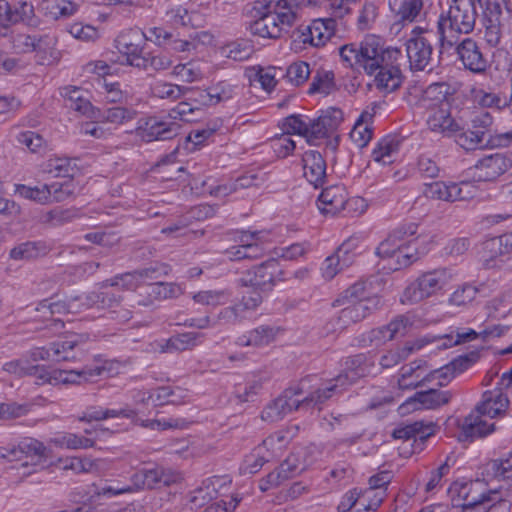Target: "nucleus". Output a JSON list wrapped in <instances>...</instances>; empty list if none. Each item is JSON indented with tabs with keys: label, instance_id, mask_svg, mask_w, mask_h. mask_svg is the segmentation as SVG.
Here are the masks:
<instances>
[{
	"label": "nucleus",
	"instance_id": "nucleus-1",
	"mask_svg": "<svg viewBox=\"0 0 512 512\" xmlns=\"http://www.w3.org/2000/svg\"><path fill=\"white\" fill-rule=\"evenodd\" d=\"M343 65L354 71L375 75V85L385 92L399 88L402 82L399 60L402 52L386 46L382 38L367 35L359 43H349L339 48Z\"/></svg>",
	"mask_w": 512,
	"mask_h": 512
},
{
	"label": "nucleus",
	"instance_id": "nucleus-2",
	"mask_svg": "<svg viewBox=\"0 0 512 512\" xmlns=\"http://www.w3.org/2000/svg\"><path fill=\"white\" fill-rule=\"evenodd\" d=\"M474 0H451L448 10L440 14L437 33L441 49H450L461 35L473 32L478 11Z\"/></svg>",
	"mask_w": 512,
	"mask_h": 512
},
{
	"label": "nucleus",
	"instance_id": "nucleus-3",
	"mask_svg": "<svg viewBox=\"0 0 512 512\" xmlns=\"http://www.w3.org/2000/svg\"><path fill=\"white\" fill-rule=\"evenodd\" d=\"M195 110L190 103L180 102L166 117H149L138 128V134L146 142L171 140L180 134L181 125L176 120L193 122Z\"/></svg>",
	"mask_w": 512,
	"mask_h": 512
},
{
	"label": "nucleus",
	"instance_id": "nucleus-4",
	"mask_svg": "<svg viewBox=\"0 0 512 512\" xmlns=\"http://www.w3.org/2000/svg\"><path fill=\"white\" fill-rule=\"evenodd\" d=\"M451 278L446 269H436L423 273L405 290L401 297L403 304H414L430 297L440 290Z\"/></svg>",
	"mask_w": 512,
	"mask_h": 512
},
{
	"label": "nucleus",
	"instance_id": "nucleus-5",
	"mask_svg": "<svg viewBox=\"0 0 512 512\" xmlns=\"http://www.w3.org/2000/svg\"><path fill=\"white\" fill-rule=\"evenodd\" d=\"M251 14L255 18L249 25L252 35L266 39H279L284 33H288L272 13V2H255Z\"/></svg>",
	"mask_w": 512,
	"mask_h": 512
},
{
	"label": "nucleus",
	"instance_id": "nucleus-6",
	"mask_svg": "<svg viewBox=\"0 0 512 512\" xmlns=\"http://www.w3.org/2000/svg\"><path fill=\"white\" fill-rule=\"evenodd\" d=\"M335 26L334 19H315L309 24H300L292 32L293 45L295 49L303 48L300 44L314 47L322 46L333 35Z\"/></svg>",
	"mask_w": 512,
	"mask_h": 512
},
{
	"label": "nucleus",
	"instance_id": "nucleus-7",
	"mask_svg": "<svg viewBox=\"0 0 512 512\" xmlns=\"http://www.w3.org/2000/svg\"><path fill=\"white\" fill-rule=\"evenodd\" d=\"M277 273L281 274L277 260L269 259L243 272L238 279V284L242 287H252L260 291H268L275 285Z\"/></svg>",
	"mask_w": 512,
	"mask_h": 512
},
{
	"label": "nucleus",
	"instance_id": "nucleus-8",
	"mask_svg": "<svg viewBox=\"0 0 512 512\" xmlns=\"http://www.w3.org/2000/svg\"><path fill=\"white\" fill-rule=\"evenodd\" d=\"M146 33L139 29H130L122 32L115 40L116 48L125 58L127 65L145 67L143 45Z\"/></svg>",
	"mask_w": 512,
	"mask_h": 512
},
{
	"label": "nucleus",
	"instance_id": "nucleus-9",
	"mask_svg": "<svg viewBox=\"0 0 512 512\" xmlns=\"http://www.w3.org/2000/svg\"><path fill=\"white\" fill-rule=\"evenodd\" d=\"M492 124V116L487 112L481 113L472 119L471 127L467 131L455 135L456 142L467 151L488 146L487 139Z\"/></svg>",
	"mask_w": 512,
	"mask_h": 512
},
{
	"label": "nucleus",
	"instance_id": "nucleus-10",
	"mask_svg": "<svg viewBox=\"0 0 512 512\" xmlns=\"http://www.w3.org/2000/svg\"><path fill=\"white\" fill-rule=\"evenodd\" d=\"M349 305L340 311L337 318L332 319L327 324V329L330 332H337L344 330L351 323H356L363 320L370 312L377 308L380 303L378 297H371L367 301L347 302Z\"/></svg>",
	"mask_w": 512,
	"mask_h": 512
},
{
	"label": "nucleus",
	"instance_id": "nucleus-11",
	"mask_svg": "<svg viewBox=\"0 0 512 512\" xmlns=\"http://www.w3.org/2000/svg\"><path fill=\"white\" fill-rule=\"evenodd\" d=\"M303 393L301 388L286 389L279 397L269 403L261 413L263 421L274 423L282 420L287 414L303 409L298 398Z\"/></svg>",
	"mask_w": 512,
	"mask_h": 512
},
{
	"label": "nucleus",
	"instance_id": "nucleus-12",
	"mask_svg": "<svg viewBox=\"0 0 512 512\" xmlns=\"http://www.w3.org/2000/svg\"><path fill=\"white\" fill-rule=\"evenodd\" d=\"M406 53L409 66L412 71H429L433 69V46L431 42L423 36L416 35L406 42Z\"/></svg>",
	"mask_w": 512,
	"mask_h": 512
},
{
	"label": "nucleus",
	"instance_id": "nucleus-13",
	"mask_svg": "<svg viewBox=\"0 0 512 512\" xmlns=\"http://www.w3.org/2000/svg\"><path fill=\"white\" fill-rule=\"evenodd\" d=\"M175 481L176 475L159 465L144 467L131 476L133 491L168 486Z\"/></svg>",
	"mask_w": 512,
	"mask_h": 512
},
{
	"label": "nucleus",
	"instance_id": "nucleus-14",
	"mask_svg": "<svg viewBox=\"0 0 512 512\" xmlns=\"http://www.w3.org/2000/svg\"><path fill=\"white\" fill-rule=\"evenodd\" d=\"M505 0H485L483 26L486 42L495 47L500 43L503 29V4Z\"/></svg>",
	"mask_w": 512,
	"mask_h": 512
},
{
	"label": "nucleus",
	"instance_id": "nucleus-15",
	"mask_svg": "<svg viewBox=\"0 0 512 512\" xmlns=\"http://www.w3.org/2000/svg\"><path fill=\"white\" fill-rule=\"evenodd\" d=\"M512 167V161L505 154L495 153L478 160L474 165V177L479 181H494Z\"/></svg>",
	"mask_w": 512,
	"mask_h": 512
},
{
	"label": "nucleus",
	"instance_id": "nucleus-16",
	"mask_svg": "<svg viewBox=\"0 0 512 512\" xmlns=\"http://www.w3.org/2000/svg\"><path fill=\"white\" fill-rule=\"evenodd\" d=\"M171 267L165 263H152L149 266L135 270L132 273H125L108 279L103 282V287L108 286H119L123 288H132L134 286L133 280H156L162 276H166L170 273Z\"/></svg>",
	"mask_w": 512,
	"mask_h": 512
},
{
	"label": "nucleus",
	"instance_id": "nucleus-17",
	"mask_svg": "<svg viewBox=\"0 0 512 512\" xmlns=\"http://www.w3.org/2000/svg\"><path fill=\"white\" fill-rule=\"evenodd\" d=\"M455 46L458 58L467 70L476 74L486 71L488 62L474 39L459 40Z\"/></svg>",
	"mask_w": 512,
	"mask_h": 512
},
{
	"label": "nucleus",
	"instance_id": "nucleus-18",
	"mask_svg": "<svg viewBox=\"0 0 512 512\" xmlns=\"http://www.w3.org/2000/svg\"><path fill=\"white\" fill-rule=\"evenodd\" d=\"M77 345L78 340L75 337H70L63 341L52 343L49 348H34L33 350H31L30 356L34 361H72L76 359V355L72 351Z\"/></svg>",
	"mask_w": 512,
	"mask_h": 512
},
{
	"label": "nucleus",
	"instance_id": "nucleus-19",
	"mask_svg": "<svg viewBox=\"0 0 512 512\" xmlns=\"http://www.w3.org/2000/svg\"><path fill=\"white\" fill-rule=\"evenodd\" d=\"M307 120H309L307 142L313 145L317 140L328 137L338 128L342 121V112L332 109L318 118H307Z\"/></svg>",
	"mask_w": 512,
	"mask_h": 512
},
{
	"label": "nucleus",
	"instance_id": "nucleus-20",
	"mask_svg": "<svg viewBox=\"0 0 512 512\" xmlns=\"http://www.w3.org/2000/svg\"><path fill=\"white\" fill-rule=\"evenodd\" d=\"M426 123L431 132L443 137H453L461 131L459 123L443 105L430 109Z\"/></svg>",
	"mask_w": 512,
	"mask_h": 512
},
{
	"label": "nucleus",
	"instance_id": "nucleus-21",
	"mask_svg": "<svg viewBox=\"0 0 512 512\" xmlns=\"http://www.w3.org/2000/svg\"><path fill=\"white\" fill-rule=\"evenodd\" d=\"M485 415L475 409L467 415L460 425L459 439L472 442L476 438H483L495 431V423L484 419Z\"/></svg>",
	"mask_w": 512,
	"mask_h": 512
},
{
	"label": "nucleus",
	"instance_id": "nucleus-22",
	"mask_svg": "<svg viewBox=\"0 0 512 512\" xmlns=\"http://www.w3.org/2000/svg\"><path fill=\"white\" fill-rule=\"evenodd\" d=\"M452 398L450 391H441L437 389H429L427 391L416 392L410 397L401 408L412 405L413 409H437L447 403Z\"/></svg>",
	"mask_w": 512,
	"mask_h": 512
},
{
	"label": "nucleus",
	"instance_id": "nucleus-23",
	"mask_svg": "<svg viewBox=\"0 0 512 512\" xmlns=\"http://www.w3.org/2000/svg\"><path fill=\"white\" fill-rule=\"evenodd\" d=\"M509 406V399L501 388L487 390L482 394L481 401L475 406V410L491 419L504 413Z\"/></svg>",
	"mask_w": 512,
	"mask_h": 512
},
{
	"label": "nucleus",
	"instance_id": "nucleus-24",
	"mask_svg": "<svg viewBox=\"0 0 512 512\" xmlns=\"http://www.w3.org/2000/svg\"><path fill=\"white\" fill-rule=\"evenodd\" d=\"M425 365V361L415 360L402 366L398 377L399 388L402 390L415 389L429 381Z\"/></svg>",
	"mask_w": 512,
	"mask_h": 512
},
{
	"label": "nucleus",
	"instance_id": "nucleus-25",
	"mask_svg": "<svg viewBox=\"0 0 512 512\" xmlns=\"http://www.w3.org/2000/svg\"><path fill=\"white\" fill-rule=\"evenodd\" d=\"M319 210L326 215H335L345 208L347 202L345 188L341 185L329 186L318 197Z\"/></svg>",
	"mask_w": 512,
	"mask_h": 512
},
{
	"label": "nucleus",
	"instance_id": "nucleus-26",
	"mask_svg": "<svg viewBox=\"0 0 512 512\" xmlns=\"http://www.w3.org/2000/svg\"><path fill=\"white\" fill-rule=\"evenodd\" d=\"M304 177L315 188L324 183L326 177V162L322 155L315 150L306 151L302 157Z\"/></svg>",
	"mask_w": 512,
	"mask_h": 512
},
{
	"label": "nucleus",
	"instance_id": "nucleus-27",
	"mask_svg": "<svg viewBox=\"0 0 512 512\" xmlns=\"http://www.w3.org/2000/svg\"><path fill=\"white\" fill-rule=\"evenodd\" d=\"M407 325L408 319L404 316H398L389 324L370 330L366 334V338L370 344L380 346L394 339L397 335H404Z\"/></svg>",
	"mask_w": 512,
	"mask_h": 512
},
{
	"label": "nucleus",
	"instance_id": "nucleus-28",
	"mask_svg": "<svg viewBox=\"0 0 512 512\" xmlns=\"http://www.w3.org/2000/svg\"><path fill=\"white\" fill-rule=\"evenodd\" d=\"M436 424L433 422L415 421L394 429L392 436L394 439L420 440L425 442L430 436L436 432Z\"/></svg>",
	"mask_w": 512,
	"mask_h": 512
},
{
	"label": "nucleus",
	"instance_id": "nucleus-29",
	"mask_svg": "<svg viewBox=\"0 0 512 512\" xmlns=\"http://www.w3.org/2000/svg\"><path fill=\"white\" fill-rule=\"evenodd\" d=\"M344 389H346V387L341 382H338L337 377H335L322 384L308 396L300 399L302 408L309 410L315 406H319L329 400L333 395L340 393Z\"/></svg>",
	"mask_w": 512,
	"mask_h": 512
},
{
	"label": "nucleus",
	"instance_id": "nucleus-30",
	"mask_svg": "<svg viewBox=\"0 0 512 512\" xmlns=\"http://www.w3.org/2000/svg\"><path fill=\"white\" fill-rule=\"evenodd\" d=\"M272 13L289 32L290 28L300 20L301 7L297 0H271Z\"/></svg>",
	"mask_w": 512,
	"mask_h": 512
},
{
	"label": "nucleus",
	"instance_id": "nucleus-31",
	"mask_svg": "<svg viewBox=\"0 0 512 512\" xmlns=\"http://www.w3.org/2000/svg\"><path fill=\"white\" fill-rule=\"evenodd\" d=\"M365 361L366 357L363 354H357L347 358L344 371L336 376L337 381L341 382L345 387H348L359 378L366 376L369 372V367Z\"/></svg>",
	"mask_w": 512,
	"mask_h": 512
},
{
	"label": "nucleus",
	"instance_id": "nucleus-32",
	"mask_svg": "<svg viewBox=\"0 0 512 512\" xmlns=\"http://www.w3.org/2000/svg\"><path fill=\"white\" fill-rule=\"evenodd\" d=\"M50 246L43 241H26L14 246L9 257L15 261H30L47 255Z\"/></svg>",
	"mask_w": 512,
	"mask_h": 512
},
{
	"label": "nucleus",
	"instance_id": "nucleus-33",
	"mask_svg": "<svg viewBox=\"0 0 512 512\" xmlns=\"http://www.w3.org/2000/svg\"><path fill=\"white\" fill-rule=\"evenodd\" d=\"M105 371L103 366H86L83 369L76 370H55V375L58 377V384H81L84 382H93L96 377L100 376Z\"/></svg>",
	"mask_w": 512,
	"mask_h": 512
},
{
	"label": "nucleus",
	"instance_id": "nucleus-34",
	"mask_svg": "<svg viewBox=\"0 0 512 512\" xmlns=\"http://www.w3.org/2000/svg\"><path fill=\"white\" fill-rule=\"evenodd\" d=\"M424 345V340L406 342L402 347H397L384 353L380 358L379 364L385 369L392 368L406 360L412 353L420 350Z\"/></svg>",
	"mask_w": 512,
	"mask_h": 512
},
{
	"label": "nucleus",
	"instance_id": "nucleus-35",
	"mask_svg": "<svg viewBox=\"0 0 512 512\" xmlns=\"http://www.w3.org/2000/svg\"><path fill=\"white\" fill-rule=\"evenodd\" d=\"M34 51L40 64H50L58 58L56 37L49 34H33Z\"/></svg>",
	"mask_w": 512,
	"mask_h": 512
},
{
	"label": "nucleus",
	"instance_id": "nucleus-36",
	"mask_svg": "<svg viewBox=\"0 0 512 512\" xmlns=\"http://www.w3.org/2000/svg\"><path fill=\"white\" fill-rule=\"evenodd\" d=\"M390 10L398 21L411 23L420 15L423 0H388Z\"/></svg>",
	"mask_w": 512,
	"mask_h": 512
},
{
	"label": "nucleus",
	"instance_id": "nucleus-37",
	"mask_svg": "<svg viewBox=\"0 0 512 512\" xmlns=\"http://www.w3.org/2000/svg\"><path fill=\"white\" fill-rule=\"evenodd\" d=\"M136 116V111L124 106H112L103 109H98L97 118L99 123H111L115 125H122Z\"/></svg>",
	"mask_w": 512,
	"mask_h": 512
},
{
	"label": "nucleus",
	"instance_id": "nucleus-38",
	"mask_svg": "<svg viewBox=\"0 0 512 512\" xmlns=\"http://www.w3.org/2000/svg\"><path fill=\"white\" fill-rule=\"evenodd\" d=\"M400 142L392 136L382 138L373 149L371 157L373 161L388 165L394 162V156L398 153Z\"/></svg>",
	"mask_w": 512,
	"mask_h": 512
},
{
	"label": "nucleus",
	"instance_id": "nucleus-39",
	"mask_svg": "<svg viewBox=\"0 0 512 512\" xmlns=\"http://www.w3.org/2000/svg\"><path fill=\"white\" fill-rule=\"evenodd\" d=\"M372 118V113L368 111L362 112V114L360 115L353 129L350 132L351 140L359 148L365 147L372 138Z\"/></svg>",
	"mask_w": 512,
	"mask_h": 512
},
{
	"label": "nucleus",
	"instance_id": "nucleus-40",
	"mask_svg": "<svg viewBox=\"0 0 512 512\" xmlns=\"http://www.w3.org/2000/svg\"><path fill=\"white\" fill-rule=\"evenodd\" d=\"M276 333V328L268 325H262L251 330L247 335L239 337L237 343L241 346L268 345L275 339Z\"/></svg>",
	"mask_w": 512,
	"mask_h": 512
},
{
	"label": "nucleus",
	"instance_id": "nucleus-41",
	"mask_svg": "<svg viewBox=\"0 0 512 512\" xmlns=\"http://www.w3.org/2000/svg\"><path fill=\"white\" fill-rule=\"evenodd\" d=\"M490 501L487 490L483 482L474 481V489L464 502L456 503V506L461 507L460 511L455 512H476L479 509L485 510V503Z\"/></svg>",
	"mask_w": 512,
	"mask_h": 512
},
{
	"label": "nucleus",
	"instance_id": "nucleus-42",
	"mask_svg": "<svg viewBox=\"0 0 512 512\" xmlns=\"http://www.w3.org/2000/svg\"><path fill=\"white\" fill-rule=\"evenodd\" d=\"M191 91V87L180 86L163 80L155 81L151 86L153 96L170 101H176Z\"/></svg>",
	"mask_w": 512,
	"mask_h": 512
},
{
	"label": "nucleus",
	"instance_id": "nucleus-43",
	"mask_svg": "<svg viewBox=\"0 0 512 512\" xmlns=\"http://www.w3.org/2000/svg\"><path fill=\"white\" fill-rule=\"evenodd\" d=\"M135 415V411L130 409H103L101 407H89L83 412L82 416L79 418L82 422H91V421H101L107 418L114 417H125L131 418Z\"/></svg>",
	"mask_w": 512,
	"mask_h": 512
},
{
	"label": "nucleus",
	"instance_id": "nucleus-44",
	"mask_svg": "<svg viewBox=\"0 0 512 512\" xmlns=\"http://www.w3.org/2000/svg\"><path fill=\"white\" fill-rule=\"evenodd\" d=\"M459 191L460 189L456 187V183L447 185L444 182H433L426 185L424 193L431 199L454 202L460 197Z\"/></svg>",
	"mask_w": 512,
	"mask_h": 512
},
{
	"label": "nucleus",
	"instance_id": "nucleus-45",
	"mask_svg": "<svg viewBox=\"0 0 512 512\" xmlns=\"http://www.w3.org/2000/svg\"><path fill=\"white\" fill-rule=\"evenodd\" d=\"M232 292L229 289L204 290L193 295V300L201 305L219 306L225 305L231 298Z\"/></svg>",
	"mask_w": 512,
	"mask_h": 512
},
{
	"label": "nucleus",
	"instance_id": "nucleus-46",
	"mask_svg": "<svg viewBox=\"0 0 512 512\" xmlns=\"http://www.w3.org/2000/svg\"><path fill=\"white\" fill-rule=\"evenodd\" d=\"M68 313H79L84 309H88L93 307L94 305H98L99 302L104 306L105 298L104 293H90L86 296H76L66 300Z\"/></svg>",
	"mask_w": 512,
	"mask_h": 512
},
{
	"label": "nucleus",
	"instance_id": "nucleus-47",
	"mask_svg": "<svg viewBox=\"0 0 512 512\" xmlns=\"http://www.w3.org/2000/svg\"><path fill=\"white\" fill-rule=\"evenodd\" d=\"M505 254L495 238L487 240L483 244L482 262L485 268L491 269L500 266Z\"/></svg>",
	"mask_w": 512,
	"mask_h": 512
},
{
	"label": "nucleus",
	"instance_id": "nucleus-48",
	"mask_svg": "<svg viewBox=\"0 0 512 512\" xmlns=\"http://www.w3.org/2000/svg\"><path fill=\"white\" fill-rule=\"evenodd\" d=\"M15 193L22 198L32 200L40 204L50 203V192L47 184L34 187L26 186L24 184H16Z\"/></svg>",
	"mask_w": 512,
	"mask_h": 512
},
{
	"label": "nucleus",
	"instance_id": "nucleus-49",
	"mask_svg": "<svg viewBox=\"0 0 512 512\" xmlns=\"http://www.w3.org/2000/svg\"><path fill=\"white\" fill-rule=\"evenodd\" d=\"M20 459L24 457H36L38 459L48 458V449L46 446L34 438H24L18 443Z\"/></svg>",
	"mask_w": 512,
	"mask_h": 512
},
{
	"label": "nucleus",
	"instance_id": "nucleus-50",
	"mask_svg": "<svg viewBox=\"0 0 512 512\" xmlns=\"http://www.w3.org/2000/svg\"><path fill=\"white\" fill-rule=\"evenodd\" d=\"M478 337H481L480 332H476L471 328H457L455 331H452L441 338L443 340L441 347L449 348L455 345L468 343Z\"/></svg>",
	"mask_w": 512,
	"mask_h": 512
},
{
	"label": "nucleus",
	"instance_id": "nucleus-51",
	"mask_svg": "<svg viewBox=\"0 0 512 512\" xmlns=\"http://www.w3.org/2000/svg\"><path fill=\"white\" fill-rule=\"evenodd\" d=\"M46 172L54 177H72L75 172V165L72 164L69 158L55 157L47 161Z\"/></svg>",
	"mask_w": 512,
	"mask_h": 512
},
{
	"label": "nucleus",
	"instance_id": "nucleus-52",
	"mask_svg": "<svg viewBox=\"0 0 512 512\" xmlns=\"http://www.w3.org/2000/svg\"><path fill=\"white\" fill-rule=\"evenodd\" d=\"M149 288V295L158 300L177 298L182 294L181 287L176 283L156 282Z\"/></svg>",
	"mask_w": 512,
	"mask_h": 512
},
{
	"label": "nucleus",
	"instance_id": "nucleus-53",
	"mask_svg": "<svg viewBox=\"0 0 512 512\" xmlns=\"http://www.w3.org/2000/svg\"><path fill=\"white\" fill-rule=\"evenodd\" d=\"M196 333H183L171 337L167 340L166 345L162 347V352L184 351L195 345Z\"/></svg>",
	"mask_w": 512,
	"mask_h": 512
},
{
	"label": "nucleus",
	"instance_id": "nucleus-54",
	"mask_svg": "<svg viewBox=\"0 0 512 512\" xmlns=\"http://www.w3.org/2000/svg\"><path fill=\"white\" fill-rule=\"evenodd\" d=\"M238 87L228 81H220L210 87L213 102L216 104L228 101L237 95Z\"/></svg>",
	"mask_w": 512,
	"mask_h": 512
},
{
	"label": "nucleus",
	"instance_id": "nucleus-55",
	"mask_svg": "<svg viewBox=\"0 0 512 512\" xmlns=\"http://www.w3.org/2000/svg\"><path fill=\"white\" fill-rule=\"evenodd\" d=\"M77 216H78V212L76 209L55 208V209L48 211L44 215V221L52 226H60L65 223L71 222Z\"/></svg>",
	"mask_w": 512,
	"mask_h": 512
},
{
	"label": "nucleus",
	"instance_id": "nucleus-56",
	"mask_svg": "<svg viewBox=\"0 0 512 512\" xmlns=\"http://www.w3.org/2000/svg\"><path fill=\"white\" fill-rule=\"evenodd\" d=\"M9 16L11 23L19 21L26 22L29 25L33 24L34 7L32 3L27 1H19L14 7V10L9 6Z\"/></svg>",
	"mask_w": 512,
	"mask_h": 512
},
{
	"label": "nucleus",
	"instance_id": "nucleus-57",
	"mask_svg": "<svg viewBox=\"0 0 512 512\" xmlns=\"http://www.w3.org/2000/svg\"><path fill=\"white\" fill-rule=\"evenodd\" d=\"M76 185L72 180H67L63 183H53L48 185L50 192V202H62L73 196L76 191Z\"/></svg>",
	"mask_w": 512,
	"mask_h": 512
},
{
	"label": "nucleus",
	"instance_id": "nucleus-58",
	"mask_svg": "<svg viewBox=\"0 0 512 512\" xmlns=\"http://www.w3.org/2000/svg\"><path fill=\"white\" fill-rule=\"evenodd\" d=\"M308 117L303 118L301 115L293 114L285 118L284 127L287 134H297L308 138Z\"/></svg>",
	"mask_w": 512,
	"mask_h": 512
},
{
	"label": "nucleus",
	"instance_id": "nucleus-59",
	"mask_svg": "<svg viewBox=\"0 0 512 512\" xmlns=\"http://www.w3.org/2000/svg\"><path fill=\"white\" fill-rule=\"evenodd\" d=\"M55 442L68 449H86L94 446V440L73 433H66L57 438Z\"/></svg>",
	"mask_w": 512,
	"mask_h": 512
},
{
	"label": "nucleus",
	"instance_id": "nucleus-60",
	"mask_svg": "<svg viewBox=\"0 0 512 512\" xmlns=\"http://www.w3.org/2000/svg\"><path fill=\"white\" fill-rule=\"evenodd\" d=\"M365 294L366 284L359 281L347 288L334 303L345 304L347 302L367 301L368 298L365 297Z\"/></svg>",
	"mask_w": 512,
	"mask_h": 512
},
{
	"label": "nucleus",
	"instance_id": "nucleus-61",
	"mask_svg": "<svg viewBox=\"0 0 512 512\" xmlns=\"http://www.w3.org/2000/svg\"><path fill=\"white\" fill-rule=\"evenodd\" d=\"M359 238L358 237H350L345 240L336 250V252L342 257L343 265H351L359 253Z\"/></svg>",
	"mask_w": 512,
	"mask_h": 512
},
{
	"label": "nucleus",
	"instance_id": "nucleus-62",
	"mask_svg": "<svg viewBox=\"0 0 512 512\" xmlns=\"http://www.w3.org/2000/svg\"><path fill=\"white\" fill-rule=\"evenodd\" d=\"M310 75L309 65L306 62L292 63L286 72V77L292 84L299 86L303 84Z\"/></svg>",
	"mask_w": 512,
	"mask_h": 512
},
{
	"label": "nucleus",
	"instance_id": "nucleus-63",
	"mask_svg": "<svg viewBox=\"0 0 512 512\" xmlns=\"http://www.w3.org/2000/svg\"><path fill=\"white\" fill-rule=\"evenodd\" d=\"M334 74L332 72H325L323 74H318L313 78L312 83L310 84L309 93H330L334 83Z\"/></svg>",
	"mask_w": 512,
	"mask_h": 512
},
{
	"label": "nucleus",
	"instance_id": "nucleus-64",
	"mask_svg": "<svg viewBox=\"0 0 512 512\" xmlns=\"http://www.w3.org/2000/svg\"><path fill=\"white\" fill-rule=\"evenodd\" d=\"M477 292L476 287L469 284L463 285L452 293L450 303L456 306H464L475 298Z\"/></svg>",
	"mask_w": 512,
	"mask_h": 512
}]
</instances>
